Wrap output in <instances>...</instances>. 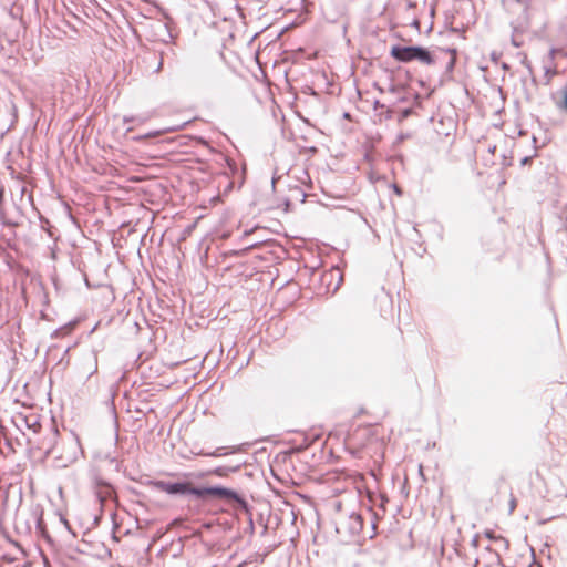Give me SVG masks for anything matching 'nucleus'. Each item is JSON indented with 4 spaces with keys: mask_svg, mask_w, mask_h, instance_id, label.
<instances>
[{
    "mask_svg": "<svg viewBox=\"0 0 567 567\" xmlns=\"http://www.w3.org/2000/svg\"><path fill=\"white\" fill-rule=\"evenodd\" d=\"M156 486L169 495L186 494V483L157 482Z\"/></svg>",
    "mask_w": 567,
    "mask_h": 567,
    "instance_id": "5",
    "label": "nucleus"
},
{
    "mask_svg": "<svg viewBox=\"0 0 567 567\" xmlns=\"http://www.w3.org/2000/svg\"><path fill=\"white\" fill-rule=\"evenodd\" d=\"M205 492L209 496L227 499V501H234L239 504H244V501L239 497V495L229 488L221 487V486H213V487H205Z\"/></svg>",
    "mask_w": 567,
    "mask_h": 567,
    "instance_id": "3",
    "label": "nucleus"
},
{
    "mask_svg": "<svg viewBox=\"0 0 567 567\" xmlns=\"http://www.w3.org/2000/svg\"><path fill=\"white\" fill-rule=\"evenodd\" d=\"M59 431L51 426L48 433L39 442V449L44 452L45 455L51 454L58 444Z\"/></svg>",
    "mask_w": 567,
    "mask_h": 567,
    "instance_id": "2",
    "label": "nucleus"
},
{
    "mask_svg": "<svg viewBox=\"0 0 567 567\" xmlns=\"http://www.w3.org/2000/svg\"><path fill=\"white\" fill-rule=\"evenodd\" d=\"M555 105L558 110L567 112V83L563 89L554 96Z\"/></svg>",
    "mask_w": 567,
    "mask_h": 567,
    "instance_id": "7",
    "label": "nucleus"
},
{
    "mask_svg": "<svg viewBox=\"0 0 567 567\" xmlns=\"http://www.w3.org/2000/svg\"><path fill=\"white\" fill-rule=\"evenodd\" d=\"M162 65H163V61H159V64H158L157 71H158V70H161Z\"/></svg>",
    "mask_w": 567,
    "mask_h": 567,
    "instance_id": "17",
    "label": "nucleus"
},
{
    "mask_svg": "<svg viewBox=\"0 0 567 567\" xmlns=\"http://www.w3.org/2000/svg\"><path fill=\"white\" fill-rule=\"evenodd\" d=\"M186 494H192L197 497L207 496V493L205 492V487H202V488L193 487V486H190V484H187V483H186Z\"/></svg>",
    "mask_w": 567,
    "mask_h": 567,
    "instance_id": "9",
    "label": "nucleus"
},
{
    "mask_svg": "<svg viewBox=\"0 0 567 567\" xmlns=\"http://www.w3.org/2000/svg\"><path fill=\"white\" fill-rule=\"evenodd\" d=\"M515 507V501L513 499L512 503H511V509L513 511Z\"/></svg>",
    "mask_w": 567,
    "mask_h": 567,
    "instance_id": "15",
    "label": "nucleus"
},
{
    "mask_svg": "<svg viewBox=\"0 0 567 567\" xmlns=\"http://www.w3.org/2000/svg\"><path fill=\"white\" fill-rule=\"evenodd\" d=\"M214 474L217 476H226L228 473V468L224 466H219L213 471Z\"/></svg>",
    "mask_w": 567,
    "mask_h": 567,
    "instance_id": "10",
    "label": "nucleus"
},
{
    "mask_svg": "<svg viewBox=\"0 0 567 567\" xmlns=\"http://www.w3.org/2000/svg\"><path fill=\"white\" fill-rule=\"evenodd\" d=\"M484 534L489 539H494L495 538L492 530H486Z\"/></svg>",
    "mask_w": 567,
    "mask_h": 567,
    "instance_id": "12",
    "label": "nucleus"
},
{
    "mask_svg": "<svg viewBox=\"0 0 567 567\" xmlns=\"http://www.w3.org/2000/svg\"><path fill=\"white\" fill-rule=\"evenodd\" d=\"M415 52L416 53L414 55V60L421 62L422 64L431 65L435 62L434 56L426 49L415 47Z\"/></svg>",
    "mask_w": 567,
    "mask_h": 567,
    "instance_id": "6",
    "label": "nucleus"
},
{
    "mask_svg": "<svg viewBox=\"0 0 567 567\" xmlns=\"http://www.w3.org/2000/svg\"><path fill=\"white\" fill-rule=\"evenodd\" d=\"M415 53V47L393 45L390 51L392 58L405 63L414 61Z\"/></svg>",
    "mask_w": 567,
    "mask_h": 567,
    "instance_id": "4",
    "label": "nucleus"
},
{
    "mask_svg": "<svg viewBox=\"0 0 567 567\" xmlns=\"http://www.w3.org/2000/svg\"><path fill=\"white\" fill-rule=\"evenodd\" d=\"M349 520H350V529L352 532H358L361 529L362 522H361L360 515L352 513L349 517Z\"/></svg>",
    "mask_w": 567,
    "mask_h": 567,
    "instance_id": "8",
    "label": "nucleus"
},
{
    "mask_svg": "<svg viewBox=\"0 0 567 567\" xmlns=\"http://www.w3.org/2000/svg\"><path fill=\"white\" fill-rule=\"evenodd\" d=\"M79 453L78 442L73 439L69 440V442L63 443V452L55 456V466L59 468L68 467L78 460Z\"/></svg>",
    "mask_w": 567,
    "mask_h": 567,
    "instance_id": "1",
    "label": "nucleus"
},
{
    "mask_svg": "<svg viewBox=\"0 0 567 567\" xmlns=\"http://www.w3.org/2000/svg\"><path fill=\"white\" fill-rule=\"evenodd\" d=\"M451 61H450V66L452 68L454 65V62H455V52L454 51H451Z\"/></svg>",
    "mask_w": 567,
    "mask_h": 567,
    "instance_id": "11",
    "label": "nucleus"
},
{
    "mask_svg": "<svg viewBox=\"0 0 567 567\" xmlns=\"http://www.w3.org/2000/svg\"><path fill=\"white\" fill-rule=\"evenodd\" d=\"M159 133H161V132L148 133V134L146 135V137H155V136H157Z\"/></svg>",
    "mask_w": 567,
    "mask_h": 567,
    "instance_id": "13",
    "label": "nucleus"
},
{
    "mask_svg": "<svg viewBox=\"0 0 567 567\" xmlns=\"http://www.w3.org/2000/svg\"><path fill=\"white\" fill-rule=\"evenodd\" d=\"M394 192H396L398 194H401V192L396 185H394Z\"/></svg>",
    "mask_w": 567,
    "mask_h": 567,
    "instance_id": "14",
    "label": "nucleus"
},
{
    "mask_svg": "<svg viewBox=\"0 0 567 567\" xmlns=\"http://www.w3.org/2000/svg\"><path fill=\"white\" fill-rule=\"evenodd\" d=\"M209 455H212V456H219L220 454H218L217 452H214V453H210Z\"/></svg>",
    "mask_w": 567,
    "mask_h": 567,
    "instance_id": "16",
    "label": "nucleus"
}]
</instances>
